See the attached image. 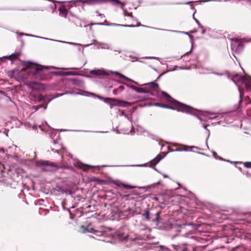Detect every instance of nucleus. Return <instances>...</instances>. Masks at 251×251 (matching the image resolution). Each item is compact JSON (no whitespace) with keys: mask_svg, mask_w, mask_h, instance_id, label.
Listing matches in <instances>:
<instances>
[{"mask_svg":"<svg viewBox=\"0 0 251 251\" xmlns=\"http://www.w3.org/2000/svg\"><path fill=\"white\" fill-rule=\"evenodd\" d=\"M162 95L167 99V100L169 102L173 104V105H176L179 108L178 110L180 111V112H186L190 114L195 113L194 109L193 108L187 105L176 101L165 92H162Z\"/></svg>","mask_w":251,"mask_h":251,"instance_id":"f257e3e1","label":"nucleus"},{"mask_svg":"<svg viewBox=\"0 0 251 251\" xmlns=\"http://www.w3.org/2000/svg\"><path fill=\"white\" fill-rule=\"evenodd\" d=\"M36 164L37 166L42 167V169L46 171H53L58 168V166L54 163L49 161H38L36 162Z\"/></svg>","mask_w":251,"mask_h":251,"instance_id":"f03ea898","label":"nucleus"},{"mask_svg":"<svg viewBox=\"0 0 251 251\" xmlns=\"http://www.w3.org/2000/svg\"><path fill=\"white\" fill-rule=\"evenodd\" d=\"M232 80L234 82H241L244 84L246 87H248V79L245 76L236 75L233 76Z\"/></svg>","mask_w":251,"mask_h":251,"instance_id":"7ed1b4c3","label":"nucleus"},{"mask_svg":"<svg viewBox=\"0 0 251 251\" xmlns=\"http://www.w3.org/2000/svg\"><path fill=\"white\" fill-rule=\"evenodd\" d=\"M43 70V67L36 64H32L30 68V71L33 74H36Z\"/></svg>","mask_w":251,"mask_h":251,"instance_id":"20e7f679","label":"nucleus"},{"mask_svg":"<svg viewBox=\"0 0 251 251\" xmlns=\"http://www.w3.org/2000/svg\"><path fill=\"white\" fill-rule=\"evenodd\" d=\"M90 73L96 75H106L108 74L103 70H94L90 72Z\"/></svg>","mask_w":251,"mask_h":251,"instance_id":"39448f33","label":"nucleus"},{"mask_svg":"<svg viewBox=\"0 0 251 251\" xmlns=\"http://www.w3.org/2000/svg\"><path fill=\"white\" fill-rule=\"evenodd\" d=\"M106 0H81L83 3H85L88 4H94L101 2H104Z\"/></svg>","mask_w":251,"mask_h":251,"instance_id":"423d86ee","label":"nucleus"},{"mask_svg":"<svg viewBox=\"0 0 251 251\" xmlns=\"http://www.w3.org/2000/svg\"><path fill=\"white\" fill-rule=\"evenodd\" d=\"M130 87L132 89H133L134 90H135V91H136L137 92H138V93H147L149 92V91L144 88L137 87L134 85H131L130 86Z\"/></svg>","mask_w":251,"mask_h":251,"instance_id":"0eeeda50","label":"nucleus"},{"mask_svg":"<svg viewBox=\"0 0 251 251\" xmlns=\"http://www.w3.org/2000/svg\"><path fill=\"white\" fill-rule=\"evenodd\" d=\"M105 101L107 102H111L112 101H114V102H116V103H115V104H114L115 106H120V104H121L120 102L121 101V100L116 99L108 98L105 99Z\"/></svg>","mask_w":251,"mask_h":251,"instance_id":"6e6552de","label":"nucleus"},{"mask_svg":"<svg viewBox=\"0 0 251 251\" xmlns=\"http://www.w3.org/2000/svg\"><path fill=\"white\" fill-rule=\"evenodd\" d=\"M59 15L61 17H63L65 18L67 17L68 14V11L66 8L64 7H61L59 8Z\"/></svg>","mask_w":251,"mask_h":251,"instance_id":"1a4fd4ad","label":"nucleus"},{"mask_svg":"<svg viewBox=\"0 0 251 251\" xmlns=\"http://www.w3.org/2000/svg\"><path fill=\"white\" fill-rule=\"evenodd\" d=\"M20 55V53L19 52H16L10 55L4 57V58H7L11 60H13L17 59Z\"/></svg>","mask_w":251,"mask_h":251,"instance_id":"9d476101","label":"nucleus"},{"mask_svg":"<svg viewBox=\"0 0 251 251\" xmlns=\"http://www.w3.org/2000/svg\"><path fill=\"white\" fill-rule=\"evenodd\" d=\"M77 166L83 170H86L92 168L91 166L83 164L81 162H78L77 163Z\"/></svg>","mask_w":251,"mask_h":251,"instance_id":"9b49d317","label":"nucleus"},{"mask_svg":"<svg viewBox=\"0 0 251 251\" xmlns=\"http://www.w3.org/2000/svg\"><path fill=\"white\" fill-rule=\"evenodd\" d=\"M195 148L194 146L188 147L186 146H182L181 148L176 149V151H188L189 149H192Z\"/></svg>","mask_w":251,"mask_h":251,"instance_id":"f8f14e48","label":"nucleus"},{"mask_svg":"<svg viewBox=\"0 0 251 251\" xmlns=\"http://www.w3.org/2000/svg\"><path fill=\"white\" fill-rule=\"evenodd\" d=\"M125 89L124 86L121 85L117 89H115L113 90V93L114 95H118L119 93L122 92Z\"/></svg>","mask_w":251,"mask_h":251,"instance_id":"ddd939ff","label":"nucleus"},{"mask_svg":"<svg viewBox=\"0 0 251 251\" xmlns=\"http://www.w3.org/2000/svg\"><path fill=\"white\" fill-rule=\"evenodd\" d=\"M147 85H148L150 88H152L153 90H157L158 88V84L154 83L153 82H151L149 83H147Z\"/></svg>","mask_w":251,"mask_h":251,"instance_id":"4468645a","label":"nucleus"},{"mask_svg":"<svg viewBox=\"0 0 251 251\" xmlns=\"http://www.w3.org/2000/svg\"><path fill=\"white\" fill-rule=\"evenodd\" d=\"M162 158L163 157L160 154L157 155V156L152 161V164L155 165L161 159H162Z\"/></svg>","mask_w":251,"mask_h":251,"instance_id":"2eb2a0df","label":"nucleus"},{"mask_svg":"<svg viewBox=\"0 0 251 251\" xmlns=\"http://www.w3.org/2000/svg\"><path fill=\"white\" fill-rule=\"evenodd\" d=\"M120 103H121L120 106L123 107H129V106H130L132 105L131 103H130L129 102H127V101H123V100H121Z\"/></svg>","mask_w":251,"mask_h":251,"instance_id":"dca6fc26","label":"nucleus"},{"mask_svg":"<svg viewBox=\"0 0 251 251\" xmlns=\"http://www.w3.org/2000/svg\"><path fill=\"white\" fill-rule=\"evenodd\" d=\"M106 25H111V26H127V27H133L134 25H120L118 24H115V23H111V24H105Z\"/></svg>","mask_w":251,"mask_h":251,"instance_id":"f3484780","label":"nucleus"},{"mask_svg":"<svg viewBox=\"0 0 251 251\" xmlns=\"http://www.w3.org/2000/svg\"><path fill=\"white\" fill-rule=\"evenodd\" d=\"M115 74L117 75H118L121 78H123V79H124L126 80H128V81H132L131 79H130V78L126 77V76L124 75H122L118 72H115Z\"/></svg>","mask_w":251,"mask_h":251,"instance_id":"a211bd4d","label":"nucleus"},{"mask_svg":"<svg viewBox=\"0 0 251 251\" xmlns=\"http://www.w3.org/2000/svg\"><path fill=\"white\" fill-rule=\"evenodd\" d=\"M144 216L146 218V219L147 220H150V212H149V211L148 210H146V211L145 212V213L144 214Z\"/></svg>","mask_w":251,"mask_h":251,"instance_id":"6ab92c4d","label":"nucleus"},{"mask_svg":"<svg viewBox=\"0 0 251 251\" xmlns=\"http://www.w3.org/2000/svg\"><path fill=\"white\" fill-rule=\"evenodd\" d=\"M125 188H126V189H132L134 188V187L133 186H130V185H126V184H121Z\"/></svg>","mask_w":251,"mask_h":251,"instance_id":"aec40b11","label":"nucleus"},{"mask_svg":"<svg viewBox=\"0 0 251 251\" xmlns=\"http://www.w3.org/2000/svg\"><path fill=\"white\" fill-rule=\"evenodd\" d=\"M176 107H174L173 106H168L167 107L168 108L173 109V110H177L178 111H180L178 110L179 108L175 105H174Z\"/></svg>","mask_w":251,"mask_h":251,"instance_id":"412c9836","label":"nucleus"},{"mask_svg":"<svg viewBox=\"0 0 251 251\" xmlns=\"http://www.w3.org/2000/svg\"><path fill=\"white\" fill-rule=\"evenodd\" d=\"M173 246L174 247V249L176 251H179V249L180 248V247L178 246L174 245H173Z\"/></svg>","mask_w":251,"mask_h":251,"instance_id":"4be33fe9","label":"nucleus"},{"mask_svg":"<svg viewBox=\"0 0 251 251\" xmlns=\"http://www.w3.org/2000/svg\"><path fill=\"white\" fill-rule=\"evenodd\" d=\"M95 231L96 232V233H98L97 234H96L98 236H101L103 235V233L101 231H96V230H95Z\"/></svg>","mask_w":251,"mask_h":251,"instance_id":"5701e85b","label":"nucleus"},{"mask_svg":"<svg viewBox=\"0 0 251 251\" xmlns=\"http://www.w3.org/2000/svg\"><path fill=\"white\" fill-rule=\"evenodd\" d=\"M195 20L196 21V22H197V23L199 25V26L200 27H201V28H203V26L201 25V24H200V23L199 22V21L195 18Z\"/></svg>","mask_w":251,"mask_h":251,"instance_id":"b1692460","label":"nucleus"},{"mask_svg":"<svg viewBox=\"0 0 251 251\" xmlns=\"http://www.w3.org/2000/svg\"><path fill=\"white\" fill-rule=\"evenodd\" d=\"M159 215H160V212H157L156 214V220L157 221H159Z\"/></svg>","mask_w":251,"mask_h":251,"instance_id":"393cba45","label":"nucleus"},{"mask_svg":"<svg viewBox=\"0 0 251 251\" xmlns=\"http://www.w3.org/2000/svg\"><path fill=\"white\" fill-rule=\"evenodd\" d=\"M98 44V42H97L96 40H93V43H91V44H89V45H87V46H88L91 45H92V44L96 45V44Z\"/></svg>","mask_w":251,"mask_h":251,"instance_id":"a878e982","label":"nucleus"},{"mask_svg":"<svg viewBox=\"0 0 251 251\" xmlns=\"http://www.w3.org/2000/svg\"><path fill=\"white\" fill-rule=\"evenodd\" d=\"M246 175L248 176H251V174L249 173V172H247L246 173Z\"/></svg>","mask_w":251,"mask_h":251,"instance_id":"bb28decb","label":"nucleus"},{"mask_svg":"<svg viewBox=\"0 0 251 251\" xmlns=\"http://www.w3.org/2000/svg\"><path fill=\"white\" fill-rule=\"evenodd\" d=\"M103 25L104 24L103 23H97V24H93L92 25Z\"/></svg>","mask_w":251,"mask_h":251,"instance_id":"cd10ccee","label":"nucleus"},{"mask_svg":"<svg viewBox=\"0 0 251 251\" xmlns=\"http://www.w3.org/2000/svg\"><path fill=\"white\" fill-rule=\"evenodd\" d=\"M127 16H129V17H132V14L131 13H128V14H127Z\"/></svg>","mask_w":251,"mask_h":251,"instance_id":"c85d7f7f","label":"nucleus"},{"mask_svg":"<svg viewBox=\"0 0 251 251\" xmlns=\"http://www.w3.org/2000/svg\"><path fill=\"white\" fill-rule=\"evenodd\" d=\"M245 166L246 167H250V166H248V165H247V163H246L245 164Z\"/></svg>","mask_w":251,"mask_h":251,"instance_id":"c756f323","label":"nucleus"},{"mask_svg":"<svg viewBox=\"0 0 251 251\" xmlns=\"http://www.w3.org/2000/svg\"><path fill=\"white\" fill-rule=\"evenodd\" d=\"M34 107H35V109L37 110L39 109V107H37V106H34Z\"/></svg>","mask_w":251,"mask_h":251,"instance_id":"7c9ffc66","label":"nucleus"},{"mask_svg":"<svg viewBox=\"0 0 251 251\" xmlns=\"http://www.w3.org/2000/svg\"><path fill=\"white\" fill-rule=\"evenodd\" d=\"M0 150L3 152H4V150L3 149H0Z\"/></svg>","mask_w":251,"mask_h":251,"instance_id":"2f4dec72","label":"nucleus"},{"mask_svg":"<svg viewBox=\"0 0 251 251\" xmlns=\"http://www.w3.org/2000/svg\"><path fill=\"white\" fill-rule=\"evenodd\" d=\"M205 33V30L204 29H203L202 30V33Z\"/></svg>","mask_w":251,"mask_h":251,"instance_id":"473e14b6","label":"nucleus"},{"mask_svg":"<svg viewBox=\"0 0 251 251\" xmlns=\"http://www.w3.org/2000/svg\"><path fill=\"white\" fill-rule=\"evenodd\" d=\"M239 91H240V95H241V89L240 87H239Z\"/></svg>","mask_w":251,"mask_h":251,"instance_id":"72a5a7b5","label":"nucleus"},{"mask_svg":"<svg viewBox=\"0 0 251 251\" xmlns=\"http://www.w3.org/2000/svg\"><path fill=\"white\" fill-rule=\"evenodd\" d=\"M99 16H102V15L101 14H99Z\"/></svg>","mask_w":251,"mask_h":251,"instance_id":"f704fd0d","label":"nucleus"},{"mask_svg":"<svg viewBox=\"0 0 251 251\" xmlns=\"http://www.w3.org/2000/svg\"><path fill=\"white\" fill-rule=\"evenodd\" d=\"M235 40L238 41V39H235Z\"/></svg>","mask_w":251,"mask_h":251,"instance_id":"c9c22d12","label":"nucleus"},{"mask_svg":"<svg viewBox=\"0 0 251 251\" xmlns=\"http://www.w3.org/2000/svg\"><path fill=\"white\" fill-rule=\"evenodd\" d=\"M164 177H167L168 176H167L165 175V176H164Z\"/></svg>","mask_w":251,"mask_h":251,"instance_id":"e433bc0d","label":"nucleus"},{"mask_svg":"<svg viewBox=\"0 0 251 251\" xmlns=\"http://www.w3.org/2000/svg\"><path fill=\"white\" fill-rule=\"evenodd\" d=\"M126 238H127V237H126H126H125V240H126Z\"/></svg>","mask_w":251,"mask_h":251,"instance_id":"4c0bfd02","label":"nucleus"},{"mask_svg":"<svg viewBox=\"0 0 251 251\" xmlns=\"http://www.w3.org/2000/svg\"><path fill=\"white\" fill-rule=\"evenodd\" d=\"M182 251H184V250L183 249Z\"/></svg>","mask_w":251,"mask_h":251,"instance_id":"58836bf2","label":"nucleus"}]
</instances>
